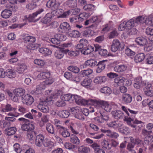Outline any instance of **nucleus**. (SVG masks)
<instances>
[{"instance_id": "obj_1", "label": "nucleus", "mask_w": 153, "mask_h": 153, "mask_svg": "<svg viewBox=\"0 0 153 153\" xmlns=\"http://www.w3.org/2000/svg\"><path fill=\"white\" fill-rule=\"evenodd\" d=\"M35 127L32 129H29L27 131V137L30 140H33L35 137V144L37 147H41L43 145L45 147L51 148L54 146V143L52 141L45 139L44 135L42 134H38L37 131H34Z\"/></svg>"}, {"instance_id": "obj_2", "label": "nucleus", "mask_w": 153, "mask_h": 153, "mask_svg": "<svg viewBox=\"0 0 153 153\" xmlns=\"http://www.w3.org/2000/svg\"><path fill=\"white\" fill-rule=\"evenodd\" d=\"M53 95L48 96L43 101L40 102L38 105V108L42 112L45 113L49 111V109L48 105L51 103Z\"/></svg>"}, {"instance_id": "obj_3", "label": "nucleus", "mask_w": 153, "mask_h": 153, "mask_svg": "<svg viewBox=\"0 0 153 153\" xmlns=\"http://www.w3.org/2000/svg\"><path fill=\"white\" fill-rule=\"evenodd\" d=\"M109 127L116 128H120L119 131L122 133L126 134L128 131V128L126 126H123V124L118 121H113L107 123Z\"/></svg>"}, {"instance_id": "obj_4", "label": "nucleus", "mask_w": 153, "mask_h": 153, "mask_svg": "<svg viewBox=\"0 0 153 153\" xmlns=\"http://www.w3.org/2000/svg\"><path fill=\"white\" fill-rule=\"evenodd\" d=\"M124 47V45L123 43L120 42L117 39H114L111 45V50L112 52H115L117 50L122 51Z\"/></svg>"}, {"instance_id": "obj_5", "label": "nucleus", "mask_w": 153, "mask_h": 153, "mask_svg": "<svg viewBox=\"0 0 153 153\" xmlns=\"http://www.w3.org/2000/svg\"><path fill=\"white\" fill-rule=\"evenodd\" d=\"M18 120L21 122V123H22L21 128L22 130H27L29 129H32L33 128L34 126L32 123H30L29 120L26 119L23 117L19 118Z\"/></svg>"}, {"instance_id": "obj_6", "label": "nucleus", "mask_w": 153, "mask_h": 153, "mask_svg": "<svg viewBox=\"0 0 153 153\" xmlns=\"http://www.w3.org/2000/svg\"><path fill=\"white\" fill-rule=\"evenodd\" d=\"M138 17L139 24L145 23L148 25L152 26L153 25V19L150 16L148 17L139 16Z\"/></svg>"}, {"instance_id": "obj_7", "label": "nucleus", "mask_w": 153, "mask_h": 153, "mask_svg": "<svg viewBox=\"0 0 153 153\" xmlns=\"http://www.w3.org/2000/svg\"><path fill=\"white\" fill-rule=\"evenodd\" d=\"M44 10L43 9H39L36 12L33 13L32 15H29L27 18V20L29 22H35L39 19V18L36 19L37 16L42 12Z\"/></svg>"}, {"instance_id": "obj_8", "label": "nucleus", "mask_w": 153, "mask_h": 153, "mask_svg": "<svg viewBox=\"0 0 153 153\" xmlns=\"http://www.w3.org/2000/svg\"><path fill=\"white\" fill-rule=\"evenodd\" d=\"M22 99L23 103L27 105H31L34 101L33 97L28 94H27L22 96Z\"/></svg>"}, {"instance_id": "obj_9", "label": "nucleus", "mask_w": 153, "mask_h": 153, "mask_svg": "<svg viewBox=\"0 0 153 153\" xmlns=\"http://www.w3.org/2000/svg\"><path fill=\"white\" fill-rule=\"evenodd\" d=\"M138 17L135 19H132L126 22V29H130L134 26H136L139 24Z\"/></svg>"}, {"instance_id": "obj_10", "label": "nucleus", "mask_w": 153, "mask_h": 153, "mask_svg": "<svg viewBox=\"0 0 153 153\" xmlns=\"http://www.w3.org/2000/svg\"><path fill=\"white\" fill-rule=\"evenodd\" d=\"M135 115L134 114L132 115L130 114L129 117H127L125 116V118L124 119V120L126 121L128 124H130L132 121L133 123L137 124H140L143 123L141 121H139L136 119L135 120H134Z\"/></svg>"}, {"instance_id": "obj_11", "label": "nucleus", "mask_w": 153, "mask_h": 153, "mask_svg": "<svg viewBox=\"0 0 153 153\" xmlns=\"http://www.w3.org/2000/svg\"><path fill=\"white\" fill-rule=\"evenodd\" d=\"M69 51L68 49L65 50L62 48L57 50L55 53V56L57 59H60L64 56V53L66 54Z\"/></svg>"}, {"instance_id": "obj_12", "label": "nucleus", "mask_w": 153, "mask_h": 153, "mask_svg": "<svg viewBox=\"0 0 153 153\" xmlns=\"http://www.w3.org/2000/svg\"><path fill=\"white\" fill-rule=\"evenodd\" d=\"M94 51V46L90 45L87 46V44L84 47V48L81 50V53L85 55H88Z\"/></svg>"}, {"instance_id": "obj_13", "label": "nucleus", "mask_w": 153, "mask_h": 153, "mask_svg": "<svg viewBox=\"0 0 153 153\" xmlns=\"http://www.w3.org/2000/svg\"><path fill=\"white\" fill-rule=\"evenodd\" d=\"M113 117L116 119L125 118V116L122 111L120 110H115L111 112Z\"/></svg>"}, {"instance_id": "obj_14", "label": "nucleus", "mask_w": 153, "mask_h": 153, "mask_svg": "<svg viewBox=\"0 0 153 153\" xmlns=\"http://www.w3.org/2000/svg\"><path fill=\"white\" fill-rule=\"evenodd\" d=\"M36 41L35 38L33 36L30 37L29 42L30 44L26 46V48L29 50H34L36 49L39 47V44H32L34 43Z\"/></svg>"}, {"instance_id": "obj_15", "label": "nucleus", "mask_w": 153, "mask_h": 153, "mask_svg": "<svg viewBox=\"0 0 153 153\" xmlns=\"http://www.w3.org/2000/svg\"><path fill=\"white\" fill-rule=\"evenodd\" d=\"M98 103L101 105V107L107 112H109L111 111V106L107 102L103 101H99Z\"/></svg>"}, {"instance_id": "obj_16", "label": "nucleus", "mask_w": 153, "mask_h": 153, "mask_svg": "<svg viewBox=\"0 0 153 153\" xmlns=\"http://www.w3.org/2000/svg\"><path fill=\"white\" fill-rule=\"evenodd\" d=\"M135 42L137 44L141 46H144L148 43L147 39L143 37H139L136 38Z\"/></svg>"}, {"instance_id": "obj_17", "label": "nucleus", "mask_w": 153, "mask_h": 153, "mask_svg": "<svg viewBox=\"0 0 153 153\" xmlns=\"http://www.w3.org/2000/svg\"><path fill=\"white\" fill-rule=\"evenodd\" d=\"M106 65L105 63V61H100L96 65L97 66V68L96 70V72L97 73H101L105 68Z\"/></svg>"}, {"instance_id": "obj_18", "label": "nucleus", "mask_w": 153, "mask_h": 153, "mask_svg": "<svg viewBox=\"0 0 153 153\" xmlns=\"http://www.w3.org/2000/svg\"><path fill=\"white\" fill-rule=\"evenodd\" d=\"M50 72L48 71H45L40 73L37 75V77L41 79H45L48 78L51 76Z\"/></svg>"}, {"instance_id": "obj_19", "label": "nucleus", "mask_w": 153, "mask_h": 153, "mask_svg": "<svg viewBox=\"0 0 153 153\" xmlns=\"http://www.w3.org/2000/svg\"><path fill=\"white\" fill-rule=\"evenodd\" d=\"M59 130V133L64 138L69 137L71 135L69 132L65 127H63Z\"/></svg>"}, {"instance_id": "obj_20", "label": "nucleus", "mask_w": 153, "mask_h": 153, "mask_svg": "<svg viewBox=\"0 0 153 153\" xmlns=\"http://www.w3.org/2000/svg\"><path fill=\"white\" fill-rule=\"evenodd\" d=\"M122 101L125 104L131 102L132 100V97L129 94H124L122 95Z\"/></svg>"}, {"instance_id": "obj_21", "label": "nucleus", "mask_w": 153, "mask_h": 153, "mask_svg": "<svg viewBox=\"0 0 153 153\" xmlns=\"http://www.w3.org/2000/svg\"><path fill=\"white\" fill-rule=\"evenodd\" d=\"M97 62L93 59H90L86 61L84 65L83 68H85L86 66H88L90 67H94L97 65Z\"/></svg>"}, {"instance_id": "obj_22", "label": "nucleus", "mask_w": 153, "mask_h": 153, "mask_svg": "<svg viewBox=\"0 0 153 153\" xmlns=\"http://www.w3.org/2000/svg\"><path fill=\"white\" fill-rule=\"evenodd\" d=\"M82 35L85 37L93 36L95 34L93 30L89 27H86L84 30L82 32Z\"/></svg>"}, {"instance_id": "obj_23", "label": "nucleus", "mask_w": 153, "mask_h": 153, "mask_svg": "<svg viewBox=\"0 0 153 153\" xmlns=\"http://www.w3.org/2000/svg\"><path fill=\"white\" fill-rule=\"evenodd\" d=\"M127 69V66L126 65H118L115 66L114 70L117 72H121L125 71Z\"/></svg>"}, {"instance_id": "obj_24", "label": "nucleus", "mask_w": 153, "mask_h": 153, "mask_svg": "<svg viewBox=\"0 0 153 153\" xmlns=\"http://www.w3.org/2000/svg\"><path fill=\"white\" fill-rule=\"evenodd\" d=\"M87 40L84 39H82L79 41V43L78 44L76 48V49L81 50L84 48L85 46L86 45V44L87 43Z\"/></svg>"}, {"instance_id": "obj_25", "label": "nucleus", "mask_w": 153, "mask_h": 153, "mask_svg": "<svg viewBox=\"0 0 153 153\" xmlns=\"http://www.w3.org/2000/svg\"><path fill=\"white\" fill-rule=\"evenodd\" d=\"M6 75L9 78H14L16 76V73L11 69H8L6 71Z\"/></svg>"}, {"instance_id": "obj_26", "label": "nucleus", "mask_w": 153, "mask_h": 153, "mask_svg": "<svg viewBox=\"0 0 153 153\" xmlns=\"http://www.w3.org/2000/svg\"><path fill=\"white\" fill-rule=\"evenodd\" d=\"M92 81L88 78L85 79L81 82V85L87 88H89L91 85Z\"/></svg>"}, {"instance_id": "obj_27", "label": "nucleus", "mask_w": 153, "mask_h": 153, "mask_svg": "<svg viewBox=\"0 0 153 153\" xmlns=\"http://www.w3.org/2000/svg\"><path fill=\"white\" fill-rule=\"evenodd\" d=\"M145 58V55L143 53H140L135 56L134 61L136 63H137L142 62Z\"/></svg>"}, {"instance_id": "obj_28", "label": "nucleus", "mask_w": 153, "mask_h": 153, "mask_svg": "<svg viewBox=\"0 0 153 153\" xmlns=\"http://www.w3.org/2000/svg\"><path fill=\"white\" fill-rule=\"evenodd\" d=\"M43 89V86L42 85L40 84L37 85L35 89L32 91L31 93L34 95L40 94L42 93V91Z\"/></svg>"}, {"instance_id": "obj_29", "label": "nucleus", "mask_w": 153, "mask_h": 153, "mask_svg": "<svg viewBox=\"0 0 153 153\" xmlns=\"http://www.w3.org/2000/svg\"><path fill=\"white\" fill-rule=\"evenodd\" d=\"M59 27L64 31H67L71 29L69 24L67 22H64L62 23L60 25Z\"/></svg>"}, {"instance_id": "obj_30", "label": "nucleus", "mask_w": 153, "mask_h": 153, "mask_svg": "<svg viewBox=\"0 0 153 153\" xmlns=\"http://www.w3.org/2000/svg\"><path fill=\"white\" fill-rule=\"evenodd\" d=\"M107 80L106 77L104 76L96 77L94 79V82L96 83H102L105 82Z\"/></svg>"}, {"instance_id": "obj_31", "label": "nucleus", "mask_w": 153, "mask_h": 153, "mask_svg": "<svg viewBox=\"0 0 153 153\" xmlns=\"http://www.w3.org/2000/svg\"><path fill=\"white\" fill-rule=\"evenodd\" d=\"M68 35L69 36L71 37L77 38L80 36L81 33L77 30H73L69 32Z\"/></svg>"}, {"instance_id": "obj_32", "label": "nucleus", "mask_w": 153, "mask_h": 153, "mask_svg": "<svg viewBox=\"0 0 153 153\" xmlns=\"http://www.w3.org/2000/svg\"><path fill=\"white\" fill-rule=\"evenodd\" d=\"M12 14V12L8 9L4 10L1 12V16L5 19L9 18L11 16Z\"/></svg>"}, {"instance_id": "obj_33", "label": "nucleus", "mask_w": 153, "mask_h": 153, "mask_svg": "<svg viewBox=\"0 0 153 153\" xmlns=\"http://www.w3.org/2000/svg\"><path fill=\"white\" fill-rule=\"evenodd\" d=\"M27 69V67L26 65L24 64L20 65L19 67L16 68V71L19 74H23L25 71Z\"/></svg>"}, {"instance_id": "obj_34", "label": "nucleus", "mask_w": 153, "mask_h": 153, "mask_svg": "<svg viewBox=\"0 0 153 153\" xmlns=\"http://www.w3.org/2000/svg\"><path fill=\"white\" fill-rule=\"evenodd\" d=\"M51 14L47 13L46 16L42 18L41 20V22L45 24H46L50 22L51 20Z\"/></svg>"}, {"instance_id": "obj_35", "label": "nucleus", "mask_w": 153, "mask_h": 153, "mask_svg": "<svg viewBox=\"0 0 153 153\" xmlns=\"http://www.w3.org/2000/svg\"><path fill=\"white\" fill-rule=\"evenodd\" d=\"M16 131V129L15 127H10L5 130V134L9 136L11 135L15 134Z\"/></svg>"}, {"instance_id": "obj_36", "label": "nucleus", "mask_w": 153, "mask_h": 153, "mask_svg": "<svg viewBox=\"0 0 153 153\" xmlns=\"http://www.w3.org/2000/svg\"><path fill=\"white\" fill-rule=\"evenodd\" d=\"M70 137V141L71 143L77 145L79 144L80 140L76 136L73 134H72Z\"/></svg>"}, {"instance_id": "obj_37", "label": "nucleus", "mask_w": 153, "mask_h": 153, "mask_svg": "<svg viewBox=\"0 0 153 153\" xmlns=\"http://www.w3.org/2000/svg\"><path fill=\"white\" fill-rule=\"evenodd\" d=\"M46 129L48 133L53 134H55V131L53 126L50 123H48L46 126Z\"/></svg>"}, {"instance_id": "obj_38", "label": "nucleus", "mask_w": 153, "mask_h": 153, "mask_svg": "<svg viewBox=\"0 0 153 153\" xmlns=\"http://www.w3.org/2000/svg\"><path fill=\"white\" fill-rule=\"evenodd\" d=\"M66 4L69 7L74 8L77 6L76 0H68L66 2Z\"/></svg>"}, {"instance_id": "obj_39", "label": "nucleus", "mask_w": 153, "mask_h": 153, "mask_svg": "<svg viewBox=\"0 0 153 153\" xmlns=\"http://www.w3.org/2000/svg\"><path fill=\"white\" fill-rule=\"evenodd\" d=\"M25 90L24 89L22 88H19L16 89L15 90V93L19 97L23 96L24 95L25 93Z\"/></svg>"}, {"instance_id": "obj_40", "label": "nucleus", "mask_w": 153, "mask_h": 153, "mask_svg": "<svg viewBox=\"0 0 153 153\" xmlns=\"http://www.w3.org/2000/svg\"><path fill=\"white\" fill-rule=\"evenodd\" d=\"M88 16H89V14L87 13H83L81 14L79 16H77L78 17L77 21L78 20L80 22H82L83 21L84 19V18H85V19Z\"/></svg>"}, {"instance_id": "obj_41", "label": "nucleus", "mask_w": 153, "mask_h": 153, "mask_svg": "<svg viewBox=\"0 0 153 153\" xmlns=\"http://www.w3.org/2000/svg\"><path fill=\"white\" fill-rule=\"evenodd\" d=\"M55 37L59 41V43L60 42L64 41L65 40L66 37L65 35L60 34H56L54 35Z\"/></svg>"}, {"instance_id": "obj_42", "label": "nucleus", "mask_w": 153, "mask_h": 153, "mask_svg": "<svg viewBox=\"0 0 153 153\" xmlns=\"http://www.w3.org/2000/svg\"><path fill=\"white\" fill-rule=\"evenodd\" d=\"M68 69L75 73H78L80 71L79 68L76 66H70L68 67Z\"/></svg>"}, {"instance_id": "obj_43", "label": "nucleus", "mask_w": 153, "mask_h": 153, "mask_svg": "<svg viewBox=\"0 0 153 153\" xmlns=\"http://www.w3.org/2000/svg\"><path fill=\"white\" fill-rule=\"evenodd\" d=\"M102 145L103 148H105L108 150L111 149V146L110 144L109 143L107 140H103L101 143Z\"/></svg>"}, {"instance_id": "obj_44", "label": "nucleus", "mask_w": 153, "mask_h": 153, "mask_svg": "<svg viewBox=\"0 0 153 153\" xmlns=\"http://www.w3.org/2000/svg\"><path fill=\"white\" fill-rule=\"evenodd\" d=\"M125 78L123 77H120L116 78L114 80V82L117 86H120L124 82Z\"/></svg>"}, {"instance_id": "obj_45", "label": "nucleus", "mask_w": 153, "mask_h": 153, "mask_svg": "<svg viewBox=\"0 0 153 153\" xmlns=\"http://www.w3.org/2000/svg\"><path fill=\"white\" fill-rule=\"evenodd\" d=\"M39 51L40 53L50 55L52 53L51 51L46 48H41L39 49Z\"/></svg>"}, {"instance_id": "obj_46", "label": "nucleus", "mask_w": 153, "mask_h": 153, "mask_svg": "<svg viewBox=\"0 0 153 153\" xmlns=\"http://www.w3.org/2000/svg\"><path fill=\"white\" fill-rule=\"evenodd\" d=\"M74 116L75 117L81 120H84L85 119L82 111L79 110L78 111V112H77L74 114Z\"/></svg>"}, {"instance_id": "obj_47", "label": "nucleus", "mask_w": 153, "mask_h": 153, "mask_svg": "<svg viewBox=\"0 0 153 153\" xmlns=\"http://www.w3.org/2000/svg\"><path fill=\"white\" fill-rule=\"evenodd\" d=\"M70 113L67 110H63L59 111V116L62 118H67L69 116Z\"/></svg>"}, {"instance_id": "obj_48", "label": "nucleus", "mask_w": 153, "mask_h": 153, "mask_svg": "<svg viewBox=\"0 0 153 153\" xmlns=\"http://www.w3.org/2000/svg\"><path fill=\"white\" fill-rule=\"evenodd\" d=\"M144 141L145 144L149 145L150 142H153V136L152 135H150L144 137Z\"/></svg>"}, {"instance_id": "obj_49", "label": "nucleus", "mask_w": 153, "mask_h": 153, "mask_svg": "<svg viewBox=\"0 0 153 153\" xmlns=\"http://www.w3.org/2000/svg\"><path fill=\"white\" fill-rule=\"evenodd\" d=\"M100 91L102 93L108 94H110L112 92L111 89L107 87H104L101 88Z\"/></svg>"}, {"instance_id": "obj_50", "label": "nucleus", "mask_w": 153, "mask_h": 153, "mask_svg": "<svg viewBox=\"0 0 153 153\" xmlns=\"http://www.w3.org/2000/svg\"><path fill=\"white\" fill-rule=\"evenodd\" d=\"M0 126L2 128H8L10 125V123L9 122L6 121L4 120L0 121Z\"/></svg>"}, {"instance_id": "obj_51", "label": "nucleus", "mask_w": 153, "mask_h": 153, "mask_svg": "<svg viewBox=\"0 0 153 153\" xmlns=\"http://www.w3.org/2000/svg\"><path fill=\"white\" fill-rule=\"evenodd\" d=\"M16 110V108L13 107L12 105L9 104H7L4 108L5 111H15Z\"/></svg>"}, {"instance_id": "obj_52", "label": "nucleus", "mask_w": 153, "mask_h": 153, "mask_svg": "<svg viewBox=\"0 0 153 153\" xmlns=\"http://www.w3.org/2000/svg\"><path fill=\"white\" fill-rule=\"evenodd\" d=\"M129 138L131 142L133 143L134 145H139L142 142V140L139 138H136L134 139L132 137H130Z\"/></svg>"}, {"instance_id": "obj_53", "label": "nucleus", "mask_w": 153, "mask_h": 153, "mask_svg": "<svg viewBox=\"0 0 153 153\" xmlns=\"http://www.w3.org/2000/svg\"><path fill=\"white\" fill-rule=\"evenodd\" d=\"M125 53L127 55L130 56H133L135 54L134 51L132 50L131 49L129 48H127L125 51Z\"/></svg>"}, {"instance_id": "obj_54", "label": "nucleus", "mask_w": 153, "mask_h": 153, "mask_svg": "<svg viewBox=\"0 0 153 153\" xmlns=\"http://www.w3.org/2000/svg\"><path fill=\"white\" fill-rule=\"evenodd\" d=\"M93 71L92 69H89L87 70L81 71L80 72V74L84 76L91 74L93 73Z\"/></svg>"}, {"instance_id": "obj_55", "label": "nucleus", "mask_w": 153, "mask_h": 153, "mask_svg": "<svg viewBox=\"0 0 153 153\" xmlns=\"http://www.w3.org/2000/svg\"><path fill=\"white\" fill-rule=\"evenodd\" d=\"M142 81L141 79L136 78L135 79V82L134 84V88L137 89H139L140 88L141 84Z\"/></svg>"}, {"instance_id": "obj_56", "label": "nucleus", "mask_w": 153, "mask_h": 153, "mask_svg": "<svg viewBox=\"0 0 153 153\" xmlns=\"http://www.w3.org/2000/svg\"><path fill=\"white\" fill-rule=\"evenodd\" d=\"M79 150V152L81 153H87L90 150L88 147L83 146H81Z\"/></svg>"}, {"instance_id": "obj_57", "label": "nucleus", "mask_w": 153, "mask_h": 153, "mask_svg": "<svg viewBox=\"0 0 153 153\" xmlns=\"http://www.w3.org/2000/svg\"><path fill=\"white\" fill-rule=\"evenodd\" d=\"M94 5L91 4H87L84 6L83 9L87 11H91L94 10Z\"/></svg>"}, {"instance_id": "obj_58", "label": "nucleus", "mask_w": 153, "mask_h": 153, "mask_svg": "<svg viewBox=\"0 0 153 153\" xmlns=\"http://www.w3.org/2000/svg\"><path fill=\"white\" fill-rule=\"evenodd\" d=\"M153 48V43L150 42L147 44L146 46L144 47V50L145 51L149 52L152 50Z\"/></svg>"}, {"instance_id": "obj_59", "label": "nucleus", "mask_w": 153, "mask_h": 153, "mask_svg": "<svg viewBox=\"0 0 153 153\" xmlns=\"http://www.w3.org/2000/svg\"><path fill=\"white\" fill-rule=\"evenodd\" d=\"M93 100H86L85 99H82L81 101V105H86L90 104L91 102H93Z\"/></svg>"}, {"instance_id": "obj_60", "label": "nucleus", "mask_w": 153, "mask_h": 153, "mask_svg": "<svg viewBox=\"0 0 153 153\" xmlns=\"http://www.w3.org/2000/svg\"><path fill=\"white\" fill-rule=\"evenodd\" d=\"M146 33L148 35L153 36V26H150L146 28Z\"/></svg>"}, {"instance_id": "obj_61", "label": "nucleus", "mask_w": 153, "mask_h": 153, "mask_svg": "<svg viewBox=\"0 0 153 153\" xmlns=\"http://www.w3.org/2000/svg\"><path fill=\"white\" fill-rule=\"evenodd\" d=\"M64 146L66 149H68L69 150H72L74 149L76 146L72 144L69 143H66L64 145Z\"/></svg>"}, {"instance_id": "obj_62", "label": "nucleus", "mask_w": 153, "mask_h": 153, "mask_svg": "<svg viewBox=\"0 0 153 153\" xmlns=\"http://www.w3.org/2000/svg\"><path fill=\"white\" fill-rule=\"evenodd\" d=\"M34 62L35 64L40 66H43L45 64V62L44 61L40 59H36L34 60Z\"/></svg>"}, {"instance_id": "obj_63", "label": "nucleus", "mask_w": 153, "mask_h": 153, "mask_svg": "<svg viewBox=\"0 0 153 153\" xmlns=\"http://www.w3.org/2000/svg\"><path fill=\"white\" fill-rule=\"evenodd\" d=\"M54 81V79L51 76L46 79L45 83V84L47 85H50Z\"/></svg>"}, {"instance_id": "obj_64", "label": "nucleus", "mask_w": 153, "mask_h": 153, "mask_svg": "<svg viewBox=\"0 0 153 153\" xmlns=\"http://www.w3.org/2000/svg\"><path fill=\"white\" fill-rule=\"evenodd\" d=\"M93 120L95 123L98 125H101L102 123L104 122L103 120H102L101 119L100 117L98 116L94 117L93 119Z\"/></svg>"}]
</instances>
